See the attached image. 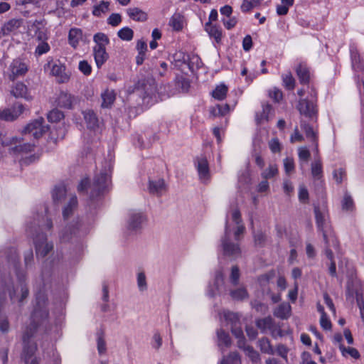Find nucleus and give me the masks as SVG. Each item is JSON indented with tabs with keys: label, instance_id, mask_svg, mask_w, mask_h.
Here are the masks:
<instances>
[{
	"label": "nucleus",
	"instance_id": "obj_1",
	"mask_svg": "<svg viewBox=\"0 0 364 364\" xmlns=\"http://www.w3.org/2000/svg\"><path fill=\"white\" fill-rule=\"evenodd\" d=\"M6 258L15 269L18 285L14 287L10 274L0 271V331L3 333L9 330V322L7 316L2 312L4 302L7 295L12 303L16 301L21 304L28 296L29 291L27 287L26 274L19 269V257L16 249L9 248L6 252Z\"/></svg>",
	"mask_w": 364,
	"mask_h": 364
},
{
	"label": "nucleus",
	"instance_id": "obj_2",
	"mask_svg": "<svg viewBox=\"0 0 364 364\" xmlns=\"http://www.w3.org/2000/svg\"><path fill=\"white\" fill-rule=\"evenodd\" d=\"M245 228L242 223L241 214L237 208L231 210L226 215L225 234L221 239L223 255L236 259L241 255L238 242Z\"/></svg>",
	"mask_w": 364,
	"mask_h": 364
},
{
	"label": "nucleus",
	"instance_id": "obj_3",
	"mask_svg": "<svg viewBox=\"0 0 364 364\" xmlns=\"http://www.w3.org/2000/svg\"><path fill=\"white\" fill-rule=\"evenodd\" d=\"M36 299L37 304L31 314L30 324L26 326L22 337L23 351L21 358L26 364H28V360L33 356L37 350V344L31 338L38 328L46 322L48 317V311L45 305L46 299L43 298L42 306L39 301L40 298L37 297Z\"/></svg>",
	"mask_w": 364,
	"mask_h": 364
},
{
	"label": "nucleus",
	"instance_id": "obj_4",
	"mask_svg": "<svg viewBox=\"0 0 364 364\" xmlns=\"http://www.w3.org/2000/svg\"><path fill=\"white\" fill-rule=\"evenodd\" d=\"M104 169L95 175L93 183L90 185L88 178H82L77 186V191L80 194L87 193L90 189V198L91 200H97L109 193L112 188V164L106 162Z\"/></svg>",
	"mask_w": 364,
	"mask_h": 364
},
{
	"label": "nucleus",
	"instance_id": "obj_5",
	"mask_svg": "<svg viewBox=\"0 0 364 364\" xmlns=\"http://www.w3.org/2000/svg\"><path fill=\"white\" fill-rule=\"evenodd\" d=\"M52 198L55 203L63 205H77V198L73 193L68 191L64 183L55 185L52 191Z\"/></svg>",
	"mask_w": 364,
	"mask_h": 364
},
{
	"label": "nucleus",
	"instance_id": "obj_6",
	"mask_svg": "<svg viewBox=\"0 0 364 364\" xmlns=\"http://www.w3.org/2000/svg\"><path fill=\"white\" fill-rule=\"evenodd\" d=\"M44 119L41 117H38L27 124L23 131V134L26 136H32L34 139L37 140L48 130V126L44 124Z\"/></svg>",
	"mask_w": 364,
	"mask_h": 364
},
{
	"label": "nucleus",
	"instance_id": "obj_7",
	"mask_svg": "<svg viewBox=\"0 0 364 364\" xmlns=\"http://www.w3.org/2000/svg\"><path fill=\"white\" fill-rule=\"evenodd\" d=\"M296 108L301 115L310 119H316L317 117L318 110L316 97H312L311 99H300Z\"/></svg>",
	"mask_w": 364,
	"mask_h": 364
},
{
	"label": "nucleus",
	"instance_id": "obj_8",
	"mask_svg": "<svg viewBox=\"0 0 364 364\" xmlns=\"http://www.w3.org/2000/svg\"><path fill=\"white\" fill-rule=\"evenodd\" d=\"M23 139H18L17 137H11L9 139H5V141H2V145L4 146H9L14 145L11 146L9 150L13 153H28L33 150L35 146L34 142H28L21 144V141H23Z\"/></svg>",
	"mask_w": 364,
	"mask_h": 364
},
{
	"label": "nucleus",
	"instance_id": "obj_9",
	"mask_svg": "<svg viewBox=\"0 0 364 364\" xmlns=\"http://www.w3.org/2000/svg\"><path fill=\"white\" fill-rule=\"evenodd\" d=\"M322 235L325 243L324 254L328 259H332L333 252L331 248H333L336 252H338L340 247L339 242L333 229L328 228L325 230Z\"/></svg>",
	"mask_w": 364,
	"mask_h": 364
},
{
	"label": "nucleus",
	"instance_id": "obj_10",
	"mask_svg": "<svg viewBox=\"0 0 364 364\" xmlns=\"http://www.w3.org/2000/svg\"><path fill=\"white\" fill-rule=\"evenodd\" d=\"M225 317L227 321H230L232 323L231 332L237 338V347H244L246 343L245 338L242 329L240 325V321L237 315L234 313L228 312L225 314Z\"/></svg>",
	"mask_w": 364,
	"mask_h": 364
},
{
	"label": "nucleus",
	"instance_id": "obj_11",
	"mask_svg": "<svg viewBox=\"0 0 364 364\" xmlns=\"http://www.w3.org/2000/svg\"><path fill=\"white\" fill-rule=\"evenodd\" d=\"M311 172L314 178L316 191L318 194H323L324 192V181L323 179V166L320 159L315 160L311 163Z\"/></svg>",
	"mask_w": 364,
	"mask_h": 364
},
{
	"label": "nucleus",
	"instance_id": "obj_12",
	"mask_svg": "<svg viewBox=\"0 0 364 364\" xmlns=\"http://www.w3.org/2000/svg\"><path fill=\"white\" fill-rule=\"evenodd\" d=\"M33 242L37 257H46L53 248L52 243L47 242V236L43 232L33 235Z\"/></svg>",
	"mask_w": 364,
	"mask_h": 364
},
{
	"label": "nucleus",
	"instance_id": "obj_13",
	"mask_svg": "<svg viewBox=\"0 0 364 364\" xmlns=\"http://www.w3.org/2000/svg\"><path fill=\"white\" fill-rule=\"evenodd\" d=\"M314 213L317 228L321 232L325 230L332 229L329 220V214L327 206H314Z\"/></svg>",
	"mask_w": 364,
	"mask_h": 364
},
{
	"label": "nucleus",
	"instance_id": "obj_14",
	"mask_svg": "<svg viewBox=\"0 0 364 364\" xmlns=\"http://www.w3.org/2000/svg\"><path fill=\"white\" fill-rule=\"evenodd\" d=\"M146 221V216L141 212H131L127 219V229L131 232L139 231Z\"/></svg>",
	"mask_w": 364,
	"mask_h": 364
},
{
	"label": "nucleus",
	"instance_id": "obj_15",
	"mask_svg": "<svg viewBox=\"0 0 364 364\" xmlns=\"http://www.w3.org/2000/svg\"><path fill=\"white\" fill-rule=\"evenodd\" d=\"M50 70V74L57 78L58 83L67 82L70 79V75L65 73V67L62 64L53 63L48 61L44 65V70Z\"/></svg>",
	"mask_w": 364,
	"mask_h": 364
},
{
	"label": "nucleus",
	"instance_id": "obj_16",
	"mask_svg": "<svg viewBox=\"0 0 364 364\" xmlns=\"http://www.w3.org/2000/svg\"><path fill=\"white\" fill-rule=\"evenodd\" d=\"M29 30L33 32V37L36 41H48V32L44 20H35L29 26Z\"/></svg>",
	"mask_w": 364,
	"mask_h": 364
},
{
	"label": "nucleus",
	"instance_id": "obj_17",
	"mask_svg": "<svg viewBox=\"0 0 364 364\" xmlns=\"http://www.w3.org/2000/svg\"><path fill=\"white\" fill-rule=\"evenodd\" d=\"M25 110L24 106L21 103H15L12 107L0 111V119L4 121H14L17 119Z\"/></svg>",
	"mask_w": 364,
	"mask_h": 364
},
{
	"label": "nucleus",
	"instance_id": "obj_18",
	"mask_svg": "<svg viewBox=\"0 0 364 364\" xmlns=\"http://www.w3.org/2000/svg\"><path fill=\"white\" fill-rule=\"evenodd\" d=\"M11 73L9 78L14 81L17 77L23 76L28 71V65L20 59H15L10 65Z\"/></svg>",
	"mask_w": 364,
	"mask_h": 364
},
{
	"label": "nucleus",
	"instance_id": "obj_19",
	"mask_svg": "<svg viewBox=\"0 0 364 364\" xmlns=\"http://www.w3.org/2000/svg\"><path fill=\"white\" fill-rule=\"evenodd\" d=\"M89 36L84 35L82 29L78 28H72L70 29L68 36V41L69 45L73 48L76 49L80 41L87 42V37Z\"/></svg>",
	"mask_w": 364,
	"mask_h": 364
},
{
	"label": "nucleus",
	"instance_id": "obj_20",
	"mask_svg": "<svg viewBox=\"0 0 364 364\" xmlns=\"http://www.w3.org/2000/svg\"><path fill=\"white\" fill-rule=\"evenodd\" d=\"M76 226L77 227L72 225L66 227L65 230L60 233V240L62 242H68L72 238L73 235L81 236L86 233L85 231L81 230V228H82L83 226L81 222L77 221Z\"/></svg>",
	"mask_w": 364,
	"mask_h": 364
},
{
	"label": "nucleus",
	"instance_id": "obj_21",
	"mask_svg": "<svg viewBox=\"0 0 364 364\" xmlns=\"http://www.w3.org/2000/svg\"><path fill=\"white\" fill-rule=\"evenodd\" d=\"M301 128L304 132L306 137L312 143L314 151L316 154L318 152V132L314 130L312 126L305 121H301Z\"/></svg>",
	"mask_w": 364,
	"mask_h": 364
},
{
	"label": "nucleus",
	"instance_id": "obj_22",
	"mask_svg": "<svg viewBox=\"0 0 364 364\" xmlns=\"http://www.w3.org/2000/svg\"><path fill=\"white\" fill-rule=\"evenodd\" d=\"M196 165L200 180L206 182L210 178L209 165L206 157L201 156L196 159Z\"/></svg>",
	"mask_w": 364,
	"mask_h": 364
},
{
	"label": "nucleus",
	"instance_id": "obj_23",
	"mask_svg": "<svg viewBox=\"0 0 364 364\" xmlns=\"http://www.w3.org/2000/svg\"><path fill=\"white\" fill-rule=\"evenodd\" d=\"M225 277L222 272V270H218L215 273V282H214V288L210 289L208 291V294L210 297H214L216 294H220L223 291H225Z\"/></svg>",
	"mask_w": 364,
	"mask_h": 364
},
{
	"label": "nucleus",
	"instance_id": "obj_24",
	"mask_svg": "<svg viewBox=\"0 0 364 364\" xmlns=\"http://www.w3.org/2000/svg\"><path fill=\"white\" fill-rule=\"evenodd\" d=\"M149 191L151 194L160 196L167 192V185L162 178L150 180L149 183Z\"/></svg>",
	"mask_w": 364,
	"mask_h": 364
},
{
	"label": "nucleus",
	"instance_id": "obj_25",
	"mask_svg": "<svg viewBox=\"0 0 364 364\" xmlns=\"http://www.w3.org/2000/svg\"><path fill=\"white\" fill-rule=\"evenodd\" d=\"M75 102V98L74 96L64 91H61L55 100L57 105L65 109H72Z\"/></svg>",
	"mask_w": 364,
	"mask_h": 364
},
{
	"label": "nucleus",
	"instance_id": "obj_26",
	"mask_svg": "<svg viewBox=\"0 0 364 364\" xmlns=\"http://www.w3.org/2000/svg\"><path fill=\"white\" fill-rule=\"evenodd\" d=\"M11 94L16 98H23L28 101L32 99L31 96L28 93L27 86L21 82H16L11 88Z\"/></svg>",
	"mask_w": 364,
	"mask_h": 364
},
{
	"label": "nucleus",
	"instance_id": "obj_27",
	"mask_svg": "<svg viewBox=\"0 0 364 364\" xmlns=\"http://www.w3.org/2000/svg\"><path fill=\"white\" fill-rule=\"evenodd\" d=\"M256 326L262 333H265L267 330H269L272 336L275 337L274 321L271 316L257 320Z\"/></svg>",
	"mask_w": 364,
	"mask_h": 364
},
{
	"label": "nucleus",
	"instance_id": "obj_28",
	"mask_svg": "<svg viewBox=\"0 0 364 364\" xmlns=\"http://www.w3.org/2000/svg\"><path fill=\"white\" fill-rule=\"evenodd\" d=\"M93 55L98 68H100L109 58L106 48H102L101 46L93 47Z\"/></svg>",
	"mask_w": 364,
	"mask_h": 364
},
{
	"label": "nucleus",
	"instance_id": "obj_29",
	"mask_svg": "<svg viewBox=\"0 0 364 364\" xmlns=\"http://www.w3.org/2000/svg\"><path fill=\"white\" fill-rule=\"evenodd\" d=\"M23 23L21 18H12L4 24L1 28V32L4 36H8L11 33L16 31L19 28Z\"/></svg>",
	"mask_w": 364,
	"mask_h": 364
},
{
	"label": "nucleus",
	"instance_id": "obj_30",
	"mask_svg": "<svg viewBox=\"0 0 364 364\" xmlns=\"http://www.w3.org/2000/svg\"><path fill=\"white\" fill-rule=\"evenodd\" d=\"M205 29L209 36L213 38L217 43H220L222 39V29L220 26L207 22L205 25Z\"/></svg>",
	"mask_w": 364,
	"mask_h": 364
},
{
	"label": "nucleus",
	"instance_id": "obj_31",
	"mask_svg": "<svg viewBox=\"0 0 364 364\" xmlns=\"http://www.w3.org/2000/svg\"><path fill=\"white\" fill-rule=\"evenodd\" d=\"M350 51L353 68L356 71H363L364 62L362 60L356 48L350 47Z\"/></svg>",
	"mask_w": 364,
	"mask_h": 364
},
{
	"label": "nucleus",
	"instance_id": "obj_32",
	"mask_svg": "<svg viewBox=\"0 0 364 364\" xmlns=\"http://www.w3.org/2000/svg\"><path fill=\"white\" fill-rule=\"evenodd\" d=\"M296 73L301 84H309L310 70L306 64L300 63L296 69Z\"/></svg>",
	"mask_w": 364,
	"mask_h": 364
},
{
	"label": "nucleus",
	"instance_id": "obj_33",
	"mask_svg": "<svg viewBox=\"0 0 364 364\" xmlns=\"http://www.w3.org/2000/svg\"><path fill=\"white\" fill-rule=\"evenodd\" d=\"M291 314V306L288 303H282L274 311V315L281 319H287Z\"/></svg>",
	"mask_w": 364,
	"mask_h": 364
},
{
	"label": "nucleus",
	"instance_id": "obj_34",
	"mask_svg": "<svg viewBox=\"0 0 364 364\" xmlns=\"http://www.w3.org/2000/svg\"><path fill=\"white\" fill-rule=\"evenodd\" d=\"M128 16L134 21H145L148 18V15L141 9L134 7L129 8L127 10Z\"/></svg>",
	"mask_w": 364,
	"mask_h": 364
},
{
	"label": "nucleus",
	"instance_id": "obj_35",
	"mask_svg": "<svg viewBox=\"0 0 364 364\" xmlns=\"http://www.w3.org/2000/svg\"><path fill=\"white\" fill-rule=\"evenodd\" d=\"M168 25L176 31H180L183 27V16L180 13H175L171 17Z\"/></svg>",
	"mask_w": 364,
	"mask_h": 364
},
{
	"label": "nucleus",
	"instance_id": "obj_36",
	"mask_svg": "<svg viewBox=\"0 0 364 364\" xmlns=\"http://www.w3.org/2000/svg\"><path fill=\"white\" fill-rule=\"evenodd\" d=\"M239 348L244 350L245 355L250 358L253 363H257L260 361L259 353L254 349L252 346L244 345V347H240Z\"/></svg>",
	"mask_w": 364,
	"mask_h": 364
},
{
	"label": "nucleus",
	"instance_id": "obj_37",
	"mask_svg": "<svg viewBox=\"0 0 364 364\" xmlns=\"http://www.w3.org/2000/svg\"><path fill=\"white\" fill-rule=\"evenodd\" d=\"M258 346L262 353L268 355H274L275 353L270 341L266 337L259 339Z\"/></svg>",
	"mask_w": 364,
	"mask_h": 364
},
{
	"label": "nucleus",
	"instance_id": "obj_38",
	"mask_svg": "<svg viewBox=\"0 0 364 364\" xmlns=\"http://www.w3.org/2000/svg\"><path fill=\"white\" fill-rule=\"evenodd\" d=\"M84 119L88 129H95L98 126V119L93 111L85 112Z\"/></svg>",
	"mask_w": 364,
	"mask_h": 364
},
{
	"label": "nucleus",
	"instance_id": "obj_39",
	"mask_svg": "<svg viewBox=\"0 0 364 364\" xmlns=\"http://www.w3.org/2000/svg\"><path fill=\"white\" fill-rule=\"evenodd\" d=\"M102 107L106 108L109 107L113 104L116 98L114 91L109 90H105L102 94Z\"/></svg>",
	"mask_w": 364,
	"mask_h": 364
},
{
	"label": "nucleus",
	"instance_id": "obj_40",
	"mask_svg": "<svg viewBox=\"0 0 364 364\" xmlns=\"http://www.w3.org/2000/svg\"><path fill=\"white\" fill-rule=\"evenodd\" d=\"M272 109V107L271 105L266 103L262 104V112L260 114H256V121L258 124L262 123V122L265 119L268 120L269 115L271 113Z\"/></svg>",
	"mask_w": 364,
	"mask_h": 364
},
{
	"label": "nucleus",
	"instance_id": "obj_41",
	"mask_svg": "<svg viewBox=\"0 0 364 364\" xmlns=\"http://www.w3.org/2000/svg\"><path fill=\"white\" fill-rule=\"evenodd\" d=\"M284 87L288 90H292L295 87V79L290 71L282 75Z\"/></svg>",
	"mask_w": 364,
	"mask_h": 364
},
{
	"label": "nucleus",
	"instance_id": "obj_42",
	"mask_svg": "<svg viewBox=\"0 0 364 364\" xmlns=\"http://www.w3.org/2000/svg\"><path fill=\"white\" fill-rule=\"evenodd\" d=\"M109 6V1H101L99 4L93 6L92 14L95 16H100L102 14L108 11Z\"/></svg>",
	"mask_w": 364,
	"mask_h": 364
},
{
	"label": "nucleus",
	"instance_id": "obj_43",
	"mask_svg": "<svg viewBox=\"0 0 364 364\" xmlns=\"http://www.w3.org/2000/svg\"><path fill=\"white\" fill-rule=\"evenodd\" d=\"M93 41L95 43V46H101L106 48V46L109 43V39L104 33H97L93 36Z\"/></svg>",
	"mask_w": 364,
	"mask_h": 364
},
{
	"label": "nucleus",
	"instance_id": "obj_44",
	"mask_svg": "<svg viewBox=\"0 0 364 364\" xmlns=\"http://www.w3.org/2000/svg\"><path fill=\"white\" fill-rule=\"evenodd\" d=\"M228 92V87L225 85L217 86L213 91L212 95L215 99L223 100L226 97Z\"/></svg>",
	"mask_w": 364,
	"mask_h": 364
},
{
	"label": "nucleus",
	"instance_id": "obj_45",
	"mask_svg": "<svg viewBox=\"0 0 364 364\" xmlns=\"http://www.w3.org/2000/svg\"><path fill=\"white\" fill-rule=\"evenodd\" d=\"M118 37L126 41H130L134 37V31L129 27H124L117 32Z\"/></svg>",
	"mask_w": 364,
	"mask_h": 364
},
{
	"label": "nucleus",
	"instance_id": "obj_46",
	"mask_svg": "<svg viewBox=\"0 0 364 364\" xmlns=\"http://www.w3.org/2000/svg\"><path fill=\"white\" fill-rule=\"evenodd\" d=\"M47 118L50 122H58L64 118V114L57 109H53L48 112Z\"/></svg>",
	"mask_w": 364,
	"mask_h": 364
},
{
	"label": "nucleus",
	"instance_id": "obj_47",
	"mask_svg": "<svg viewBox=\"0 0 364 364\" xmlns=\"http://www.w3.org/2000/svg\"><path fill=\"white\" fill-rule=\"evenodd\" d=\"M231 297L235 300H242L248 296V293L245 288H238L232 290L230 293Z\"/></svg>",
	"mask_w": 364,
	"mask_h": 364
},
{
	"label": "nucleus",
	"instance_id": "obj_48",
	"mask_svg": "<svg viewBox=\"0 0 364 364\" xmlns=\"http://www.w3.org/2000/svg\"><path fill=\"white\" fill-rule=\"evenodd\" d=\"M38 42L39 43L36 46L35 50L36 56H41L50 50V47L49 44L47 43V41H40Z\"/></svg>",
	"mask_w": 364,
	"mask_h": 364
},
{
	"label": "nucleus",
	"instance_id": "obj_49",
	"mask_svg": "<svg viewBox=\"0 0 364 364\" xmlns=\"http://www.w3.org/2000/svg\"><path fill=\"white\" fill-rule=\"evenodd\" d=\"M278 173V168L276 164H269L268 168H266L262 173V177L264 179H269L274 176H276Z\"/></svg>",
	"mask_w": 364,
	"mask_h": 364
},
{
	"label": "nucleus",
	"instance_id": "obj_50",
	"mask_svg": "<svg viewBox=\"0 0 364 364\" xmlns=\"http://www.w3.org/2000/svg\"><path fill=\"white\" fill-rule=\"evenodd\" d=\"M97 350L100 354H103L107 350L106 343L104 339V332L102 331H97Z\"/></svg>",
	"mask_w": 364,
	"mask_h": 364
},
{
	"label": "nucleus",
	"instance_id": "obj_51",
	"mask_svg": "<svg viewBox=\"0 0 364 364\" xmlns=\"http://www.w3.org/2000/svg\"><path fill=\"white\" fill-rule=\"evenodd\" d=\"M333 179L338 184L341 183L343 181L346 180V171L343 168L335 169L333 172Z\"/></svg>",
	"mask_w": 364,
	"mask_h": 364
},
{
	"label": "nucleus",
	"instance_id": "obj_52",
	"mask_svg": "<svg viewBox=\"0 0 364 364\" xmlns=\"http://www.w3.org/2000/svg\"><path fill=\"white\" fill-rule=\"evenodd\" d=\"M41 220L40 218H38L37 220V225L40 230H50L53 227L52 221L46 218V220L44 219V216L41 217Z\"/></svg>",
	"mask_w": 364,
	"mask_h": 364
},
{
	"label": "nucleus",
	"instance_id": "obj_53",
	"mask_svg": "<svg viewBox=\"0 0 364 364\" xmlns=\"http://www.w3.org/2000/svg\"><path fill=\"white\" fill-rule=\"evenodd\" d=\"M218 340L220 343H223L225 346H229L231 343V339L228 333L224 330L220 329L217 331Z\"/></svg>",
	"mask_w": 364,
	"mask_h": 364
},
{
	"label": "nucleus",
	"instance_id": "obj_54",
	"mask_svg": "<svg viewBox=\"0 0 364 364\" xmlns=\"http://www.w3.org/2000/svg\"><path fill=\"white\" fill-rule=\"evenodd\" d=\"M298 196H299V201L301 203H308L309 191H308L306 187L303 184L300 185L299 187Z\"/></svg>",
	"mask_w": 364,
	"mask_h": 364
},
{
	"label": "nucleus",
	"instance_id": "obj_55",
	"mask_svg": "<svg viewBox=\"0 0 364 364\" xmlns=\"http://www.w3.org/2000/svg\"><path fill=\"white\" fill-rule=\"evenodd\" d=\"M284 167L287 174H290L294 171L295 165L293 158L287 157L284 159Z\"/></svg>",
	"mask_w": 364,
	"mask_h": 364
},
{
	"label": "nucleus",
	"instance_id": "obj_56",
	"mask_svg": "<svg viewBox=\"0 0 364 364\" xmlns=\"http://www.w3.org/2000/svg\"><path fill=\"white\" fill-rule=\"evenodd\" d=\"M122 16L119 14H112L107 18V23L112 26H117L122 22Z\"/></svg>",
	"mask_w": 364,
	"mask_h": 364
},
{
	"label": "nucleus",
	"instance_id": "obj_57",
	"mask_svg": "<svg viewBox=\"0 0 364 364\" xmlns=\"http://www.w3.org/2000/svg\"><path fill=\"white\" fill-rule=\"evenodd\" d=\"M240 270L237 266H233L231 269V274L230 277V282L236 286L238 284L239 279H240Z\"/></svg>",
	"mask_w": 364,
	"mask_h": 364
},
{
	"label": "nucleus",
	"instance_id": "obj_58",
	"mask_svg": "<svg viewBox=\"0 0 364 364\" xmlns=\"http://www.w3.org/2000/svg\"><path fill=\"white\" fill-rule=\"evenodd\" d=\"M33 263V252L31 248H29L24 252V264L26 269H29Z\"/></svg>",
	"mask_w": 364,
	"mask_h": 364
},
{
	"label": "nucleus",
	"instance_id": "obj_59",
	"mask_svg": "<svg viewBox=\"0 0 364 364\" xmlns=\"http://www.w3.org/2000/svg\"><path fill=\"white\" fill-rule=\"evenodd\" d=\"M269 148L272 153H279L282 150L281 144L277 138H273L269 141Z\"/></svg>",
	"mask_w": 364,
	"mask_h": 364
},
{
	"label": "nucleus",
	"instance_id": "obj_60",
	"mask_svg": "<svg viewBox=\"0 0 364 364\" xmlns=\"http://www.w3.org/2000/svg\"><path fill=\"white\" fill-rule=\"evenodd\" d=\"M269 96L272 98L275 102H279L283 98L282 92L278 88H273L269 90Z\"/></svg>",
	"mask_w": 364,
	"mask_h": 364
},
{
	"label": "nucleus",
	"instance_id": "obj_61",
	"mask_svg": "<svg viewBox=\"0 0 364 364\" xmlns=\"http://www.w3.org/2000/svg\"><path fill=\"white\" fill-rule=\"evenodd\" d=\"M78 68L85 75H89L92 73V67L87 60L80 61Z\"/></svg>",
	"mask_w": 364,
	"mask_h": 364
},
{
	"label": "nucleus",
	"instance_id": "obj_62",
	"mask_svg": "<svg viewBox=\"0 0 364 364\" xmlns=\"http://www.w3.org/2000/svg\"><path fill=\"white\" fill-rule=\"evenodd\" d=\"M343 355H345L346 353L349 354L352 358H360V353L358 350L354 348H345L343 346L340 347Z\"/></svg>",
	"mask_w": 364,
	"mask_h": 364
},
{
	"label": "nucleus",
	"instance_id": "obj_63",
	"mask_svg": "<svg viewBox=\"0 0 364 364\" xmlns=\"http://www.w3.org/2000/svg\"><path fill=\"white\" fill-rule=\"evenodd\" d=\"M137 285L140 291H144L147 288L146 276L144 273L139 272L137 275Z\"/></svg>",
	"mask_w": 364,
	"mask_h": 364
},
{
	"label": "nucleus",
	"instance_id": "obj_64",
	"mask_svg": "<svg viewBox=\"0 0 364 364\" xmlns=\"http://www.w3.org/2000/svg\"><path fill=\"white\" fill-rule=\"evenodd\" d=\"M228 18H229L228 19H225V18L222 19V22L226 29L230 30L236 26V24L237 23V19L235 16H232V17L230 16Z\"/></svg>",
	"mask_w": 364,
	"mask_h": 364
}]
</instances>
